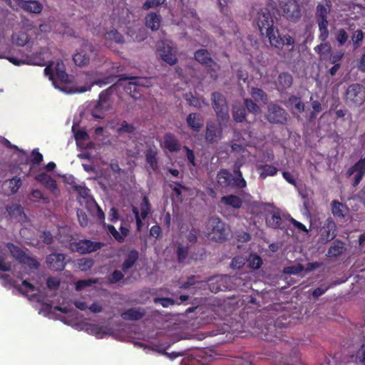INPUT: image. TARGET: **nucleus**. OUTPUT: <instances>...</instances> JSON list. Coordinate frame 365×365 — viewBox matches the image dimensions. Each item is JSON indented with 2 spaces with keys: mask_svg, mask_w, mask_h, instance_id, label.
Here are the masks:
<instances>
[{
  "mask_svg": "<svg viewBox=\"0 0 365 365\" xmlns=\"http://www.w3.org/2000/svg\"><path fill=\"white\" fill-rule=\"evenodd\" d=\"M332 213L334 217L339 218H345L349 212V209L344 204L334 200L331 203Z\"/></svg>",
  "mask_w": 365,
  "mask_h": 365,
  "instance_id": "2f4dec72",
  "label": "nucleus"
},
{
  "mask_svg": "<svg viewBox=\"0 0 365 365\" xmlns=\"http://www.w3.org/2000/svg\"><path fill=\"white\" fill-rule=\"evenodd\" d=\"M351 361L358 365H365V346L363 345L357 351L355 356H351Z\"/></svg>",
  "mask_w": 365,
  "mask_h": 365,
  "instance_id": "a18cd8bd",
  "label": "nucleus"
},
{
  "mask_svg": "<svg viewBox=\"0 0 365 365\" xmlns=\"http://www.w3.org/2000/svg\"><path fill=\"white\" fill-rule=\"evenodd\" d=\"M165 0H147L143 4V9L147 10L155 8L165 2Z\"/></svg>",
  "mask_w": 365,
  "mask_h": 365,
  "instance_id": "69168bd1",
  "label": "nucleus"
},
{
  "mask_svg": "<svg viewBox=\"0 0 365 365\" xmlns=\"http://www.w3.org/2000/svg\"><path fill=\"white\" fill-rule=\"evenodd\" d=\"M7 247L11 255L21 264L27 265L30 268L37 269L38 267V262L36 259L26 255L25 252L17 246L9 243L7 245Z\"/></svg>",
  "mask_w": 365,
  "mask_h": 365,
  "instance_id": "4468645a",
  "label": "nucleus"
},
{
  "mask_svg": "<svg viewBox=\"0 0 365 365\" xmlns=\"http://www.w3.org/2000/svg\"><path fill=\"white\" fill-rule=\"evenodd\" d=\"M314 51L322 60H327L331 53V47L328 43H321L314 48Z\"/></svg>",
  "mask_w": 365,
  "mask_h": 365,
  "instance_id": "4c0bfd02",
  "label": "nucleus"
},
{
  "mask_svg": "<svg viewBox=\"0 0 365 365\" xmlns=\"http://www.w3.org/2000/svg\"><path fill=\"white\" fill-rule=\"evenodd\" d=\"M237 281V277H232L227 275L217 276L211 278L208 282V286L211 292H218L233 288L232 282Z\"/></svg>",
  "mask_w": 365,
  "mask_h": 365,
  "instance_id": "f8f14e48",
  "label": "nucleus"
},
{
  "mask_svg": "<svg viewBox=\"0 0 365 365\" xmlns=\"http://www.w3.org/2000/svg\"><path fill=\"white\" fill-rule=\"evenodd\" d=\"M12 41L17 46H24L29 42V36L23 31L16 33L12 36Z\"/></svg>",
  "mask_w": 365,
  "mask_h": 365,
  "instance_id": "c03bdc74",
  "label": "nucleus"
},
{
  "mask_svg": "<svg viewBox=\"0 0 365 365\" xmlns=\"http://www.w3.org/2000/svg\"><path fill=\"white\" fill-rule=\"evenodd\" d=\"M163 146L170 152H177L180 150L181 147L178 139L170 133L165 135Z\"/></svg>",
  "mask_w": 365,
  "mask_h": 365,
  "instance_id": "c85d7f7f",
  "label": "nucleus"
},
{
  "mask_svg": "<svg viewBox=\"0 0 365 365\" xmlns=\"http://www.w3.org/2000/svg\"><path fill=\"white\" fill-rule=\"evenodd\" d=\"M245 104L246 108L250 113L257 114L260 112V109H259V106L256 103L252 102L251 100L245 99Z\"/></svg>",
  "mask_w": 365,
  "mask_h": 365,
  "instance_id": "052dcab7",
  "label": "nucleus"
},
{
  "mask_svg": "<svg viewBox=\"0 0 365 365\" xmlns=\"http://www.w3.org/2000/svg\"><path fill=\"white\" fill-rule=\"evenodd\" d=\"M346 100L354 106H359L365 101V88L359 84H352L346 90Z\"/></svg>",
  "mask_w": 365,
  "mask_h": 365,
  "instance_id": "ddd939ff",
  "label": "nucleus"
},
{
  "mask_svg": "<svg viewBox=\"0 0 365 365\" xmlns=\"http://www.w3.org/2000/svg\"><path fill=\"white\" fill-rule=\"evenodd\" d=\"M45 307L47 312L46 315L48 317L58 319L71 326L76 325L75 322L76 319V312L71 309V306H63V303L62 306L52 307L46 304Z\"/></svg>",
  "mask_w": 365,
  "mask_h": 365,
  "instance_id": "20e7f679",
  "label": "nucleus"
},
{
  "mask_svg": "<svg viewBox=\"0 0 365 365\" xmlns=\"http://www.w3.org/2000/svg\"><path fill=\"white\" fill-rule=\"evenodd\" d=\"M195 60L210 69L211 77L216 78V72L219 69L218 65L211 58L210 53L205 49H200L195 53Z\"/></svg>",
  "mask_w": 365,
  "mask_h": 365,
  "instance_id": "f3484780",
  "label": "nucleus"
},
{
  "mask_svg": "<svg viewBox=\"0 0 365 365\" xmlns=\"http://www.w3.org/2000/svg\"><path fill=\"white\" fill-rule=\"evenodd\" d=\"M72 131L76 141L77 146L81 150H90L94 148L93 143L90 141L88 133L82 130H76L75 125L72 126Z\"/></svg>",
  "mask_w": 365,
  "mask_h": 365,
  "instance_id": "aec40b11",
  "label": "nucleus"
},
{
  "mask_svg": "<svg viewBox=\"0 0 365 365\" xmlns=\"http://www.w3.org/2000/svg\"><path fill=\"white\" fill-rule=\"evenodd\" d=\"M48 50L44 48L42 52L36 54L33 58L28 60L26 63L33 64L37 66H43L46 59L48 58Z\"/></svg>",
  "mask_w": 365,
  "mask_h": 365,
  "instance_id": "e433bc0d",
  "label": "nucleus"
},
{
  "mask_svg": "<svg viewBox=\"0 0 365 365\" xmlns=\"http://www.w3.org/2000/svg\"><path fill=\"white\" fill-rule=\"evenodd\" d=\"M138 258V252L136 250H131L125 261V262L123 264V270L124 272H126L133 265L135 264L136 260Z\"/></svg>",
  "mask_w": 365,
  "mask_h": 365,
  "instance_id": "37998d69",
  "label": "nucleus"
},
{
  "mask_svg": "<svg viewBox=\"0 0 365 365\" xmlns=\"http://www.w3.org/2000/svg\"><path fill=\"white\" fill-rule=\"evenodd\" d=\"M275 11L276 8L273 3H268L267 7L255 5L251 11V18L253 23L257 26L261 34H266L271 46L280 48L284 44V41L278 30L273 26V15Z\"/></svg>",
  "mask_w": 365,
  "mask_h": 365,
  "instance_id": "f03ea898",
  "label": "nucleus"
},
{
  "mask_svg": "<svg viewBox=\"0 0 365 365\" xmlns=\"http://www.w3.org/2000/svg\"><path fill=\"white\" fill-rule=\"evenodd\" d=\"M44 73L48 77L55 88L68 94L84 93L89 91L95 84L102 86L110 83V77L101 80L97 77L98 73H92L86 75L84 85L74 84L69 81L65 66L61 61L51 62L44 69Z\"/></svg>",
  "mask_w": 365,
  "mask_h": 365,
  "instance_id": "f257e3e1",
  "label": "nucleus"
},
{
  "mask_svg": "<svg viewBox=\"0 0 365 365\" xmlns=\"http://www.w3.org/2000/svg\"><path fill=\"white\" fill-rule=\"evenodd\" d=\"M140 212L139 213L138 208H136V207L133 208V212L135 214V219H136L137 229L138 230H140V229H141L142 220L145 219L150 212V205H149L148 199L146 197L143 198V200L140 204Z\"/></svg>",
  "mask_w": 365,
  "mask_h": 365,
  "instance_id": "5701e85b",
  "label": "nucleus"
},
{
  "mask_svg": "<svg viewBox=\"0 0 365 365\" xmlns=\"http://www.w3.org/2000/svg\"><path fill=\"white\" fill-rule=\"evenodd\" d=\"M11 283L14 287H18L19 290L23 294L26 295L30 300H34L42 303L46 300L43 294L39 289L28 282L26 280H23L21 284H19L17 282L14 280Z\"/></svg>",
  "mask_w": 365,
  "mask_h": 365,
  "instance_id": "0eeeda50",
  "label": "nucleus"
},
{
  "mask_svg": "<svg viewBox=\"0 0 365 365\" xmlns=\"http://www.w3.org/2000/svg\"><path fill=\"white\" fill-rule=\"evenodd\" d=\"M283 15L289 21H296L301 16V11L296 0H279Z\"/></svg>",
  "mask_w": 365,
  "mask_h": 365,
  "instance_id": "9d476101",
  "label": "nucleus"
},
{
  "mask_svg": "<svg viewBox=\"0 0 365 365\" xmlns=\"http://www.w3.org/2000/svg\"><path fill=\"white\" fill-rule=\"evenodd\" d=\"M48 267L54 271H60L65 266V256L63 254H51L46 258Z\"/></svg>",
  "mask_w": 365,
  "mask_h": 365,
  "instance_id": "393cba45",
  "label": "nucleus"
},
{
  "mask_svg": "<svg viewBox=\"0 0 365 365\" xmlns=\"http://www.w3.org/2000/svg\"><path fill=\"white\" fill-rule=\"evenodd\" d=\"M77 216H78V221L81 226L85 227V226L88 225V219L85 212H83V211L78 210L77 212Z\"/></svg>",
  "mask_w": 365,
  "mask_h": 365,
  "instance_id": "338daca9",
  "label": "nucleus"
},
{
  "mask_svg": "<svg viewBox=\"0 0 365 365\" xmlns=\"http://www.w3.org/2000/svg\"><path fill=\"white\" fill-rule=\"evenodd\" d=\"M319 26V38L322 41H325L329 36L328 21L317 22Z\"/></svg>",
  "mask_w": 365,
  "mask_h": 365,
  "instance_id": "de8ad7c7",
  "label": "nucleus"
},
{
  "mask_svg": "<svg viewBox=\"0 0 365 365\" xmlns=\"http://www.w3.org/2000/svg\"><path fill=\"white\" fill-rule=\"evenodd\" d=\"M259 178L265 179L268 176H274L277 173V169L271 165H260L257 167Z\"/></svg>",
  "mask_w": 365,
  "mask_h": 365,
  "instance_id": "72a5a7b5",
  "label": "nucleus"
},
{
  "mask_svg": "<svg viewBox=\"0 0 365 365\" xmlns=\"http://www.w3.org/2000/svg\"><path fill=\"white\" fill-rule=\"evenodd\" d=\"M156 155H157V152L153 150H150L146 154L147 163L150 165L151 168L153 170L157 168Z\"/></svg>",
  "mask_w": 365,
  "mask_h": 365,
  "instance_id": "864d4df0",
  "label": "nucleus"
},
{
  "mask_svg": "<svg viewBox=\"0 0 365 365\" xmlns=\"http://www.w3.org/2000/svg\"><path fill=\"white\" fill-rule=\"evenodd\" d=\"M145 312L141 308H131L121 314V317L125 320H138L143 317Z\"/></svg>",
  "mask_w": 365,
  "mask_h": 365,
  "instance_id": "7c9ffc66",
  "label": "nucleus"
},
{
  "mask_svg": "<svg viewBox=\"0 0 365 365\" xmlns=\"http://www.w3.org/2000/svg\"><path fill=\"white\" fill-rule=\"evenodd\" d=\"M7 211L9 212V215L11 216H15L16 215H19V220H22L23 219H26V216L23 212V208L21 206L15 205L13 206H11L7 208Z\"/></svg>",
  "mask_w": 365,
  "mask_h": 365,
  "instance_id": "09e8293b",
  "label": "nucleus"
},
{
  "mask_svg": "<svg viewBox=\"0 0 365 365\" xmlns=\"http://www.w3.org/2000/svg\"><path fill=\"white\" fill-rule=\"evenodd\" d=\"M336 38L339 45H344L348 39V34L344 29H341L337 31Z\"/></svg>",
  "mask_w": 365,
  "mask_h": 365,
  "instance_id": "0e129e2a",
  "label": "nucleus"
},
{
  "mask_svg": "<svg viewBox=\"0 0 365 365\" xmlns=\"http://www.w3.org/2000/svg\"><path fill=\"white\" fill-rule=\"evenodd\" d=\"M242 160H238L236 163L234 169L235 177L226 170H220L217 176V182L222 186H231L237 188H244L247 186V182L243 178L240 167L242 165Z\"/></svg>",
  "mask_w": 365,
  "mask_h": 365,
  "instance_id": "7ed1b4c3",
  "label": "nucleus"
},
{
  "mask_svg": "<svg viewBox=\"0 0 365 365\" xmlns=\"http://www.w3.org/2000/svg\"><path fill=\"white\" fill-rule=\"evenodd\" d=\"M364 39V33L361 30H356L354 32L351 40L354 48H357Z\"/></svg>",
  "mask_w": 365,
  "mask_h": 365,
  "instance_id": "5fc2aeb1",
  "label": "nucleus"
},
{
  "mask_svg": "<svg viewBox=\"0 0 365 365\" xmlns=\"http://www.w3.org/2000/svg\"><path fill=\"white\" fill-rule=\"evenodd\" d=\"M78 326L80 329L95 336L98 339H103L110 336L113 332V329L109 325L94 324L87 322H82Z\"/></svg>",
  "mask_w": 365,
  "mask_h": 365,
  "instance_id": "6e6552de",
  "label": "nucleus"
},
{
  "mask_svg": "<svg viewBox=\"0 0 365 365\" xmlns=\"http://www.w3.org/2000/svg\"><path fill=\"white\" fill-rule=\"evenodd\" d=\"M246 262H247L248 266L252 269H258L262 263V259L256 255H251Z\"/></svg>",
  "mask_w": 365,
  "mask_h": 365,
  "instance_id": "8fccbe9b",
  "label": "nucleus"
},
{
  "mask_svg": "<svg viewBox=\"0 0 365 365\" xmlns=\"http://www.w3.org/2000/svg\"><path fill=\"white\" fill-rule=\"evenodd\" d=\"M240 133H235V138L240 143H233L231 145L232 151L236 153L242 154V158H246L249 155V152L246 150L245 146L251 145V142L247 140L245 136L242 139L239 137Z\"/></svg>",
  "mask_w": 365,
  "mask_h": 365,
  "instance_id": "a878e982",
  "label": "nucleus"
},
{
  "mask_svg": "<svg viewBox=\"0 0 365 365\" xmlns=\"http://www.w3.org/2000/svg\"><path fill=\"white\" fill-rule=\"evenodd\" d=\"M22 182L21 180L19 178H13L9 180H6L4 183L5 190L8 189L11 194H14L18 191L21 187Z\"/></svg>",
  "mask_w": 365,
  "mask_h": 365,
  "instance_id": "ea45409f",
  "label": "nucleus"
},
{
  "mask_svg": "<svg viewBox=\"0 0 365 365\" xmlns=\"http://www.w3.org/2000/svg\"><path fill=\"white\" fill-rule=\"evenodd\" d=\"M13 1L15 5L13 9L16 10L21 8L29 13L39 14L43 9L41 4L37 1L13 0Z\"/></svg>",
  "mask_w": 365,
  "mask_h": 365,
  "instance_id": "4be33fe9",
  "label": "nucleus"
},
{
  "mask_svg": "<svg viewBox=\"0 0 365 365\" xmlns=\"http://www.w3.org/2000/svg\"><path fill=\"white\" fill-rule=\"evenodd\" d=\"M36 180L43 184L45 187L49 189L51 192H55L58 190V186L56 181L48 175L46 173H41L36 176Z\"/></svg>",
  "mask_w": 365,
  "mask_h": 365,
  "instance_id": "c756f323",
  "label": "nucleus"
},
{
  "mask_svg": "<svg viewBox=\"0 0 365 365\" xmlns=\"http://www.w3.org/2000/svg\"><path fill=\"white\" fill-rule=\"evenodd\" d=\"M103 245V244L101 242L83 240L71 243L70 249L71 251L77 252L80 254H87L101 249Z\"/></svg>",
  "mask_w": 365,
  "mask_h": 365,
  "instance_id": "dca6fc26",
  "label": "nucleus"
},
{
  "mask_svg": "<svg viewBox=\"0 0 365 365\" xmlns=\"http://www.w3.org/2000/svg\"><path fill=\"white\" fill-rule=\"evenodd\" d=\"M188 127L195 132H199L204 123L202 116L196 113H190L186 118Z\"/></svg>",
  "mask_w": 365,
  "mask_h": 365,
  "instance_id": "bb28decb",
  "label": "nucleus"
},
{
  "mask_svg": "<svg viewBox=\"0 0 365 365\" xmlns=\"http://www.w3.org/2000/svg\"><path fill=\"white\" fill-rule=\"evenodd\" d=\"M212 102L219 121L227 120L229 118V108L225 97L220 93H213Z\"/></svg>",
  "mask_w": 365,
  "mask_h": 365,
  "instance_id": "9b49d317",
  "label": "nucleus"
},
{
  "mask_svg": "<svg viewBox=\"0 0 365 365\" xmlns=\"http://www.w3.org/2000/svg\"><path fill=\"white\" fill-rule=\"evenodd\" d=\"M250 95L255 101L257 103H262L263 104L267 103V95L262 89L252 88L250 91Z\"/></svg>",
  "mask_w": 365,
  "mask_h": 365,
  "instance_id": "a19ab883",
  "label": "nucleus"
},
{
  "mask_svg": "<svg viewBox=\"0 0 365 365\" xmlns=\"http://www.w3.org/2000/svg\"><path fill=\"white\" fill-rule=\"evenodd\" d=\"M110 103L109 101V94L107 91H102L99 95V99L92 112L94 118H103V113L110 108Z\"/></svg>",
  "mask_w": 365,
  "mask_h": 365,
  "instance_id": "a211bd4d",
  "label": "nucleus"
},
{
  "mask_svg": "<svg viewBox=\"0 0 365 365\" xmlns=\"http://www.w3.org/2000/svg\"><path fill=\"white\" fill-rule=\"evenodd\" d=\"M106 44L110 46L112 43H122L123 42V36L116 31L110 30L105 34Z\"/></svg>",
  "mask_w": 365,
  "mask_h": 365,
  "instance_id": "c9c22d12",
  "label": "nucleus"
},
{
  "mask_svg": "<svg viewBox=\"0 0 365 365\" xmlns=\"http://www.w3.org/2000/svg\"><path fill=\"white\" fill-rule=\"evenodd\" d=\"M123 79L130 80L127 90L134 99L140 98L143 87L150 86V80L145 78L124 77Z\"/></svg>",
  "mask_w": 365,
  "mask_h": 365,
  "instance_id": "2eb2a0df",
  "label": "nucleus"
},
{
  "mask_svg": "<svg viewBox=\"0 0 365 365\" xmlns=\"http://www.w3.org/2000/svg\"><path fill=\"white\" fill-rule=\"evenodd\" d=\"M287 105L289 107L294 114L301 113L304 110V105L302 103L301 100L297 97H290L287 102Z\"/></svg>",
  "mask_w": 365,
  "mask_h": 365,
  "instance_id": "f704fd0d",
  "label": "nucleus"
},
{
  "mask_svg": "<svg viewBox=\"0 0 365 365\" xmlns=\"http://www.w3.org/2000/svg\"><path fill=\"white\" fill-rule=\"evenodd\" d=\"M221 202L225 205L230 206L235 209L241 207L242 205V199L234 195H229L221 198Z\"/></svg>",
  "mask_w": 365,
  "mask_h": 365,
  "instance_id": "473e14b6",
  "label": "nucleus"
},
{
  "mask_svg": "<svg viewBox=\"0 0 365 365\" xmlns=\"http://www.w3.org/2000/svg\"><path fill=\"white\" fill-rule=\"evenodd\" d=\"M93 264V260L89 258H82L78 262V268L82 271H87L90 269Z\"/></svg>",
  "mask_w": 365,
  "mask_h": 365,
  "instance_id": "6e6d98bb",
  "label": "nucleus"
},
{
  "mask_svg": "<svg viewBox=\"0 0 365 365\" xmlns=\"http://www.w3.org/2000/svg\"><path fill=\"white\" fill-rule=\"evenodd\" d=\"M331 4L329 0H326V4H319L316 9V21L317 22L328 21L327 15L330 12Z\"/></svg>",
  "mask_w": 365,
  "mask_h": 365,
  "instance_id": "cd10ccee",
  "label": "nucleus"
},
{
  "mask_svg": "<svg viewBox=\"0 0 365 365\" xmlns=\"http://www.w3.org/2000/svg\"><path fill=\"white\" fill-rule=\"evenodd\" d=\"M233 118L235 121L237 122H242L245 115V109L238 108L236 105L233 106Z\"/></svg>",
  "mask_w": 365,
  "mask_h": 365,
  "instance_id": "4d7b16f0",
  "label": "nucleus"
},
{
  "mask_svg": "<svg viewBox=\"0 0 365 365\" xmlns=\"http://www.w3.org/2000/svg\"><path fill=\"white\" fill-rule=\"evenodd\" d=\"M303 269L304 267L302 264H297L285 267L284 269V272L288 274H299Z\"/></svg>",
  "mask_w": 365,
  "mask_h": 365,
  "instance_id": "13d9d810",
  "label": "nucleus"
},
{
  "mask_svg": "<svg viewBox=\"0 0 365 365\" xmlns=\"http://www.w3.org/2000/svg\"><path fill=\"white\" fill-rule=\"evenodd\" d=\"M138 33L135 35V34L132 31H129L128 34L131 36L133 40L137 41H141L145 38V30L142 28L138 29Z\"/></svg>",
  "mask_w": 365,
  "mask_h": 365,
  "instance_id": "e2e57ef3",
  "label": "nucleus"
},
{
  "mask_svg": "<svg viewBox=\"0 0 365 365\" xmlns=\"http://www.w3.org/2000/svg\"><path fill=\"white\" fill-rule=\"evenodd\" d=\"M267 225L272 228L282 227V218L278 212H274L270 217L266 218Z\"/></svg>",
  "mask_w": 365,
  "mask_h": 365,
  "instance_id": "79ce46f5",
  "label": "nucleus"
},
{
  "mask_svg": "<svg viewBox=\"0 0 365 365\" xmlns=\"http://www.w3.org/2000/svg\"><path fill=\"white\" fill-rule=\"evenodd\" d=\"M222 121L220 125L213 122H208L206 127L205 140L210 143L217 142L222 138Z\"/></svg>",
  "mask_w": 365,
  "mask_h": 365,
  "instance_id": "412c9836",
  "label": "nucleus"
},
{
  "mask_svg": "<svg viewBox=\"0 0 365 365\" xmlns=\"http://www.w3.org/2000/svg\"><path fill=\"white\" fill-rule=\"evenodd\" d=\"M145 24L152 30L158 29L160 24V16L155 13L149 14L145 18Z\"/></svg>",
  "mask_w": 365,
  "mask_h": 365,
  "instance_id": "58836bf2",
  "label": "nucleus"
},
{
  "mask_svg": "<svg viewBox=\"0 0 365 365\" xmlns=\"http://www.w3.org/2000/svg\"><path fill=\"white\" fill-rule=\"evenodd\" d=\"M60 281L56 278H48L47 279V286L50 290L56 289L58 287Z\"/></svg>",
  "mask_w": 365,
  "mask_h": 365,
  "instance_id": "774afa93",
  "label": "nucleus"
},
{
  "mask_svg": "<svg viewBox=\"0 0 365 365\" xmlns=\"http://www.w3.org/2000/svg\"><path fill=\"white\" fill-rule=\"evenodd\" d=\"M73 187L81 197L86 199L88 202H90L91 203V200L93 199L90 197V190L88 188L83 185H74Z\"/></svg>",
  "mask_w": 365,
  "mask_h": 365,
  "instance_id": "3c124183",
  "label": "nucleus"
},
{
  "mask_svg": "<svg viewBox=\"0 0 365 365\" xmlns=\"http://www.w3.org/2000/svg\"><path fill=\"white\" fill-rule=\"evenodd\" d=\"M98 56L91 44L84 43L73 55V59L76 65L83 66L87 65L91 58L96 59Z\"/></svg>",
  "mask_w": 365,
  "mask_h": 365,
  "instance_id": "423d86ee",
  "label": "nucleus"
},
{
  "mask_svg": "<svg viewBox=\"0 0 365 365\" xmlns=\"http://www.w3.org/2000/svg\"><path fill=\"white\" fill-rule=\"evenodd\" d=\"M207 238L214 241H221L227 238L230 228L218 217H211L207 224Z\"/></svg>",
  "mask_w": 365,
  "mask_h": 365,
  "instance_id": "39448f33",
  "label": "nucleus"
},
{
  "mask_svg": "<svg viewBox=\"0 0 365 365\" xmlns=\"http://www.w3.org/2000/svg\"><path fill=\"white\" fill-rule=\"evenodd\" d=\"M157 51L160 57L168 64L174 65L177 62L176 48L171 41H162L157 46Z\"/></svg>",
  "mask_w": 365,
  "mask_h": 365,
  "instance_id": "1a4fd4ad",
  "label": "nucleus"
},
{
  "mask_svg": "<svg viewBox=\"0 0 365 365\" xmlns=\"http://www.w3.org/2000/svg\"><path fill=\"white\" fill-rule=\"evenodd\" d=\"M279 82L284 88L289 87L292 84V77L287 73H281L279 76Z\"/></svg>",
  "mask_w": 365,
  "mask_h": 365,
  "instance_id": "603ef678",
  "label": "nucleus"
},
{
  "mask_svg": "<svg viewBox=\"0 0 365 365\" xmlns=\"http://www.w3.org/2000/svg\"><path fill=\"white\" fill-rule=\"evenodd\" d=\"M245 258H244L243 257L238 256L232 259L231 267L233 269H240L245 264Z\"/></svg>",
  "mask_w": 365,
  "mask_h": 365,
  "instance_id": "bf43d9fd",
  "label": "nucleus"
},
{
  "mask_svg": "<svg viewBox=\"0 0 365 365\" xmlns=\"http://www.w3.org/2000/svg\"><path fill=\"white\" fill-rule=\"evenodd\" d=\"M185 99L187 102L189 103V105L196 108H201L202 105L207 104L204 98H195V96H192V93L186 94Z\"/></svg>",
  "mask_w": 365,
  "mask_h": 365,
  "instance_id": "49530a36",
  "label": "nucleus"
},
{
  "mask_svg": "<svg viewBox=\"0 0 365 365\" xmlns=\"http://www.w3.org/2000/svg\"><path fill=\"white\" fill-rule=\"evenodd\" d=\"M267 118L270 123H284L287 120V114L284 109L276 104H269Z\"/></svg>",
  "mask_w": 365,
  "mask_h": 365,
  "instance_id": "6ab92c4d",
  "label": "nucleus"
},
{
  "mask_svg": "<svg viewBox=\"0 0 365 365\" xmlns=\"http://www.w3.org/2000/svg\"><path fill=\"white\" fill-rule=\"evenodd\" d=\"M96 282V280H92V279L80 280L76 283V289L77 290H82L85 287H88L92 286V284H95Z\"/></svg>",
  "mask_w": 365,
  "mask_h": 365,
  "instance_id": "680f3d73",
  "label": "nucleus"
},
{
  "mask_svg": "<svg viewBox=\"0 0 365 365\" xmlns=\"http://www.w3.org/2000/svg\"><path fill=\"white\" fill-rule=\"evenodd\" d=\"M354 175V185H357L365 174V157L356 163L352 168L347 171V175Z\"/></svg>",
  "mask_w": 365,
  "mask_h": 365,
  "instance_id": "b1692460",
  "label": "nucleus"
}]
</instances>
